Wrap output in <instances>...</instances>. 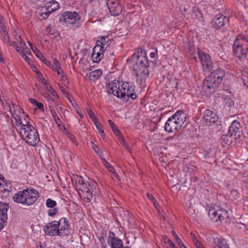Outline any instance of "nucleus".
Segmentation results:
<instances>
[{"label":"nucleus","mask_w":248,"mask_h":248,"mask_svg":"<svg viewBox=\"0 0 248 248\" xmlns=\"http://www.w3.org/2000/svg\"><path fill=\"white\" fill-rule=\"evenodd\" d=\"M228 21V19L223 15H217L212 20V24L214 28L216 29H221L223 27L225 23Z\"/></svg>","instance_id":"obj_17"},{"label":"nucleus","mask_w":248,"mask_h":248,"mask_svg":"<svg viewBox=\"0 0 248 248\" xmlns=\"http://www.w3.org/2000/svg\"><path fill=\"white\" fill-rule=\"evenodd\" d=\"M192 239L194 245H197V243L199 242L196 236H193V238H192Z\"/></svg>","instance_id":"obj_60"},{"label":"nucleus","mask_w":248,"mask_h":248,"mask_svg":"<svg viewBox=\"0 0 248 248\" xmlns=\"http://www.w3.org/2000/svg\"><path fill=\"white\" fill-rule=\"evenodd\" d=\"M231 135L233 136L234 140H236L240 136L241 127L239 122L234 121L229 127V132Z\"/></svg>","instance_id":"obj_16"},{"label":"nucleus","mask_w":248,"mask_h":248,"mask_svg":"<svg viewBox=\"0 0 248 248\" xmlns=\"http://www.w3.org/2000/svg\"><path fill=\"white\" fill-rule=\"evenodd\" d=\"M108 242L111 248H129L128 247H124L123 241L115 237L114 233L112 232L108 233Z\"/></svg>","instance_id":"obj_13"},{"label":"nucleus","mask_w":248,"mask_h":248,"mask_svg":"<svg viewBox=\"0 0 248 248\" xmlns=\"http://www.w3.org/2000/svg\"><path fill=\"white\" fill-rule=\"evenodd\" d=\"M16 109V113H20L21 108L17 106L15 103H14L13 105L12 106V112H14V110Z\"/></svg>","instance_id":"obj_42"},{"label":"nucleus","mask_w":248,"mask_h":248,"mask_svg":"<svg viewBox=\"0 0 248 248\" xmlns=\"http://www.w3.org/2000/svg\"><path fill=\"white\" fill-rule=\"evenodd\" d=\"M61 78L63 81H65L67 80L66 76L64 74L61 75Z\"/></svg>","instance_id":"obj_63"},{"label":"nucleus","mask_w":248,"mask_h":248,"mask_svg":"<svg viewBox=\"0 0 248 248\" xmlns=\"http://www.w3.org/2000/svg\"><path fill=\"white\" fill-rule=\"evenodd\" d=\"M135 87L134 85H131L129 83L126 82L122 85V89L120 92V98H124L125 96L132 100L137 98V95L135 92Z\"/></svg>","instance_id":"obj_9"},{"label":"nucleus","mask_w":248,"mask_h":248,"mask_svg":"<svg viewBox=\"0 0 248 248\" xmlns=\"http://www.w3.org/2000/svg\"><path fill=\"white\" fill-rule=\"evenodd\" d=\"M224 102L225 104V105L227 106L228 107H229L231 106L232 103V100L231 99V98L229 97H226L224 98Z\"/></svg>","instance_id":"obj_41"},{"label":"nucleus","mask_w":248,"mask_h":248,"mask_svg":"<svg viewBox=\"0 0 248 248\" xmlns=\"http://www.w3.org/2000/svg\"><path fill=\"white\" fill-rule=\"evenodd\" d=\"M104 51V46L100 45H96L93 50L92 58L94 62H99L103 57V52Z\"/></svg>","instance_id":"obj_20"},{"label":"nucleus","mask_w":248,"mask_h":248,"mask_svg":"<svg viewBox=\"0 0 248 248\" xmlns=\"http://www.w3.org/2000/svg\"><path fill=\"white\" fill-rule=\"evenodd\" d=\"M35 54L36 56V57H38L42 61H43V59L45 58V57L39 50H36V52L35 53Z\"/></svg>","instance_id":"obj_43"},{"label":"nucleus","mask_w":248,"mask_h":248,"mask_svg":"<svg viewBox=\"0 0 248 248\" xmlns=\"http://www.w3.org/2000/svg\"><path fill=\"white\" fill-rule=\"evenodd\" d=\"M119 86L118 81L114 80L111 83H108V85H107V92L109 94H113L114 96L120 98L119 94L121 90L119 89Z\"/></svg>","instance_id":"obj_18"},{"label":"nucleus","mask_w":248,"mask_h":248,"mask_svg":"<svg viewBox=\"0 0 248 248\" xmlns=\"http://www.w3.org/2000/svg\"><path fill=\"white\" fill-rule=\"evenodd\" d=\"M172 118H174L177 124H182L184 123L186 121V114L183 110H179L174 114L171 116Z\"/></svg>","instance_id":"obj_21"},{"label":"nucleus","mask_w":248,"mask_h":248,"mask_svg":"<svg viewBox=\"0 0 248 248\" xmlns=\"http://www.w3.org/2000/svg\"><path fill=\"white\" fill-rule=\"evenodd\" d=\"M29 102L30 103H31L32 104L34 105V106H36L37 103V101L34 99V98H29L28 99Z\"/></svg>","instance_id":"obj_58"},{"label":"nucleus","mask_w":248,"mask_h":248,"mask_svg":"<svg viewBox=\"0 0 248 248\" xmlns=\"http://www.w3.org/2000/svg\"><path fill=\"white\" fill-rule=\"evenodd\" d=\"M13 104H14V103L10 99H7V100H6L5 101V104L8 107L9 110L10 112V113H12V106L13 105Z\"/></svg>","instance_id":"obj_37"},{"label":"nucleus","mask_w":248,"mask_h":248,"mask_svg":"<svg viewBox=\"0 0 248 248\" xmlns=\"http://www.w3.org/2000/svg\"><path fill=\"white\" fill-rule=\"evenodd\" d=\"M181 127V125L177 124L172 116L168 119L164 126L165 131L169 133L178 130Z\"/></svg>","instance_id":"obj_19"},{"label":"nucleus","mask_w":248,"mask_h":248,"mask_svg":"<svg viewBox=\"0 0 248 248\" xmlns=\"http://www.w3.org/2000/svg\"><path fill=\"white\" fill-rule=\"evenodd\" d=\"M195 245L196 248H203L202 245L201 244L200 242L197 243V244Z\"/></svg>","instance_id":"obj_64"},{"label":"nucleus","mask_w":248,"mask_h":248,"mask_svg":"<svg viewBox=\"0 0 248 248\" xmlns=\"http://www.w3.org/2000/svg\"><path fill=\"white\" fill-rule=\"evenodd\" d=\"M13 118L15 119L16 121V124L17 126H18L19 125H21V126L23 125V124H25V120H24L25 122L23 123V122L21 120V117L20 116L18 115V114L16 113V110L14 109V112L11 113ZM26 119L25 118L24 119Z\"/></svg>","instance_id":"obj_24"},{"label":"nucleus","mask_w":248,"mask_h":248,"mask_svg":"<svg viewBox=\"0 0 248 248\" xmlns=\"http://www.w3.org/2000/svg\"><path fill=\"white\" fill-rule=\"evenodd\" d=\"M2 35L5 41H6V40L7 41V42L10 41L9 37L8 35V32L6 31H4V33H2Z\"/></svg>","instance_id":"obj_47"},{"label":"nucleus","mask_w":248,"mask_h":248,"mask_svg":"<svg viewBox=\"0 0 248 248\" xmlns=\"http://www.w3.org/2000/svg\"><path fill=\"white\" fill-rule=\"evenodd\" d=\"M49 108H50V112L52 116V118L54 121L55 122L56 124H58V126L60 125V123H61L60 119L58 117L57 114L55 111V110L51 108V106H49Z\"/></svg>","instance_id":"obj_29"},{"label":"nucleus","mask_w":248,"mask_h":248,"mask_svg":"<svg viewBox=\"0 0 248 248\" xmlns=\"http://www.w3.org/2000/svg\"><path fill=\"white\" fill-rule=\"evenodd\" d=\"M35 69H36L35 68ZM34 71L35 72V73L37 75L38 78H39V79L41 80V82H42V80L43 79H45L44 78H43V75L41 73V72H40L38 70H37V69L36 70H34Z\"/></svg>","instance_id":"obj_45"},{"label":"nucleus","mask_w":248,"mask_h":248,"mask_svg":"<svg viewBox=\"0 0 248 248\" xmlns=\"http://www.w3.org/2000/svg\"><path fill=\"white\" fill-rule=\"evenodd\" d=\"M121 144L123 145V146L130 153H132V150L130 149V147L125 143V141L124 140L122 139V141L121 142Z\"/></svg>","instance_id":"obj_40"},{"label":"nucleus","mask_w":248,"mask_h":248,"mask_svg":"<svg viewBox=\"0 0 248 248\" xmlns=\"http://www.w3.org/2000/svg\"><path fill=\"white\" fill-rule=\"evenodd\" d=\"M193 14L192 16L194 18H196L199 19V21H201V19H202V13L199 10V9L198 8H194L193 9Z\"/></svg>","instance_id":"obj_28"},{"label":"nucleus","mask_w":248,"mask_h":248,"mask_svg":"<svg viewBox=\"0 0 248 248\" xmlns=\"http://www.w3.org/2000/svg\"><path fill=\"white\" fill-rule=\"evenodd\" d=\"M218 119L216 113L212 110L206 109L203 114L202 120L207 125H210L211 123H215Z\"/></svg>","instance_id":"obj_15"},{"label":"nucleus","mask_w":248,"mask_h":248,"mask_svg":"<svg viewBox=\"0 0 248 248\" xmlns=\"http://www.w3.org/2000/svg\"><path fill=\"white\" fill-rule=\"evenodd\" d=\"M75 186L76 189L78 191H81L88 200H90L93 195V191L90 184L85 182L83 178L76 176L74 177Z\"/></svg>","instance_id":"obj_7"},{"label":"nucleus","mask_w":248,"mask_h":248,"mask_svg":"<svg viewBox=\"0 0 248 248\" xmlns=\"http://www.w3.org/2000/svg\"><path fill=\"white\" fill-rule=\"evenodd\" d=\"M39 196V193L36 189L27 188L16 193L13 199L15 202L29 206L33 204Z\"/></svg>","instance_id":"obj_3"},{"label":"nucleus","mask_w":248,"mask_h":248,"mask_svg":"<svg viewBox=\"0 0 248 248\" xmlns=\"http://www.w3.org/2000/svg\"><path fill=\"white\" fill-rule=\"evenodd\" d=\"M108 123L113 132L118 129L117 126L111 120H108Z\"/></svg>","instance_id":"obj_38"},{"label":"nucleus","mask_w":248,"mask_h":248,"mask_svg":"<svg viewBox=\"0 0 248 248\" xmlns=\"http://www.w3.org/2000/svg\"><path fill=\"white\" fill-rule=\"evenodd\" d=\"M173 236L175 238L176 241L177 243V244L179 245V246L181 248L182 247H184V244L182 242L180 238L178 237V236L175 233V232H173Z\"/></svg>","instance_id":"obj_35"},{"label":"nucleus","mask_w":248,"mask_h":248,"mask_svg":"<svg viewBox=\"0 0 248 248\" xmlns=\"http://www.w3.org/2000/svg\"><path fill=\"white\" fill-rule=\"evenodd\" d=\"M16 49L20 54V55L24 52V49H22V46H16Z\"/></svg>","instance_id":"obj_50"},{"label":"nucleus","mask_w":248,"mask_h":248,"mask_svg":"<svg viewBox=\"0 0 248 248\" xmlns=\"http://www.w3.org/2000/svg\"><path fill=\"white\" fill-rule=\"evenodd\" d=\"M29 44L31 49L34 53L36 52V50H38L35 46H34L30 42H29Z\"/></svg>","instance_id":"obj_53"},{"label":"nucleus","mask_w":248,"mask_h":248,"mask_svg":"<svg viewBox=\"0 0 248 248\" xmlns=\"http://www.w3.org/2000/svg\"><path fill=\"white\" fill-rule=\"evenodd\" d=\"M168 244L169 245V247H172V248H174L176 245L170 239H168Z\"/></svg>","instance_id":"obj_56"},{"label":"nucleus","mask_w":248,"mask_h":248,"mask_svg":"<svg viewBox=\"0 0 248 248\" xmlns=\"http://www.w3.org/2000/svg\"><path fill=\"white\" fill-rule=\"evenodd\" d=\"M56 205V202L51 199H48L46 200V205L48 208H53L55 207Z\"/></svg>","instance_id":"obj_31"},{"label":"nucleus","mask_w":248,"mask_h":248,"mask_svg":"<svg viewBox=\"0 0 248 248\" xmlns=\"http://www.w3.org/2000/svg\"><path fill=\"white\" fill-rule=\"evenodd\" d=\"M42 62L45 64H46L47 66H50V64H51L50 62L48 60H47L46 58H45L44 59H43Z\"/></svg>","instance_id":"obj_59"},{"label":"nucleus","mask_w":248,"mask_h":248,"mask_svg":"<svg viewBox=\"0 0 248 248\" xmlns=\"http://www.w3.org/2000/svg\"><path fill=\"white\" fill-rule=\"evenodd\" d=\"M209 157H210V152L205 151H204V158H207Z\"/></svg>","instance_id":"obj_61"},{"label":"nucleus","mask_w":248,"mask_h":248,"mask_svg":"<svg viewBox=\"0 0 248 248\" xmlns=\"http://www.w3.org/2000/svg\"><path fill=\"white\" fill-rule=\"evenodd\" d=\"M46 11L45 12H42L40 14V16L42 17V18L44 19H46L48 16L50 14L51 12H53L52 9H50V8H46Z\"/></svg>","instance_id":"obj_33"},{"label":"nucleus","mask_w":248,"mask_h":248,"mask_svg":"<svg viewBox=\"0 0 248 248\" xmlns=\"http://www.w3.org/2000/svg\"><path fill=\"white\" fill-rule=\"evenodd\" d=\"M188 3V1L184 0L180 5V11L184 15L189 10L190 6Z\"/></svg>","instance_id":"obj_26"},{"label":"nucleus","mask_w":248,"mask_h":248,"mask_svg":"<svg viewBox=\"0 0 248 248\" xmlns=\"http://www.w3.org/2000/svg\"><path fill=\"white\" fill-rule=\"evenodd\" d=\"M80 16L76 12L66 11L63 12L59 18L60 22H64L67 24H74L79 20Z\"/></svg>","instance_id":"obj_10"},{"label":"nucleus","mask_w":248,"mask_h":248,"mask_svg":"<svg viewBox=\"0 0 248 248\" xmlns=\"http://www.w3.org/2000/svg\"><path fill=\"white\" fill-rule=\"evenodd\" d=\"M58 211V209L57 208L54 207L48 211V215L50 217H53L57 213Z\"/></svg>","instance_id":"obj_36"},{"label":"nucleus","mask_w":248,"mask_h":248,"mask_svg":"<svg viewBox=\"0 0 248 248\" xmlns=\"http://www.w3.org/2000/svg\"><path fill=\"white\" fill-rule=\"evenodd\" d=\"M208 215L211 219L214 222L221 221L228 217V212L226 210L217 207H211L208 212Z\"/></svg>","instance_id":"obj_8"},{"label":"nucleus","mask_w":248,"mask_h":248,"mask_svg":"<svg viewBox=\"0 0 248 248\" xmlns=\"http://www.w3.org/2000/svg\"><path fill=\"white\" fill-rule=\"evenodd\" d=\"M25 120L20 129V134L22 139L28 144L35 146L39 141L37 130L31 124L29 120Z\"/></svg>","instance_id":"obj_4"},{"label":"nucleus","mask_w":248,"mask_h":248,"mask_svg":"<svg viewBox=\"0 0 248 248\" xmlns=\"http://www.w3.org/2000/svg\"><path fill=\"white\" fill-rule=\"evenodd\" d=\"M94 124L95 125L96 128L98 130V131L100 134H101L102 137H105L104 130L102 129L103 126L101 125L100 123L98 121V119L93 121Z\"/></svg>","instance_id":"obj_30"},{"label":"nucleus","mask_w":248,"mask_h":248,"mask_svg":"<svg viewBox=\"0 0 248 248\" xmlns=\"http://www.w3.org/2000/svg\"><path fill=\"white\" fill-rule=\"evenodd\" d=\"M54 65L55 66V69H57V67H59L60 66V62L57 60V59L55 58L53 60Z\"/></svg>","instance_id":"obj_49"},{"label":"nucleus","mask_w":248,"mask_h":248,"mask_svg":"<svg viewBox=\"0 0 248 248\" xmlns=\"http://www.w3.org/2000/svg\"><path fill=\"white\" fill-rule=\"evenodd\" d=\"M131 60L135 62L133 68L134 71L136 72V76H140V72H141V76H143L144 78H148L149 73L148 68L150 66V63H152L153 64L154 63L152 62H149L146 56V51L139 48L137 52L133 54Z\"/></svg>","instance_id":"obj_1"},{"label":"nucleus","mask_w":248,"mask_h":248,"mask_svg":"<svg viewBox=\"0 0 248 248\" xmlns=\"http://www.w3.org/2000/svg\"><path fill=\"white\" fill-rule=\"evenodd\" d=\"M106 167L108 169V171L111 172H114L115 171V170L113 168V167L109 164L108 163Z\"/></svg>","instance_id":"obj_48"},{"label":"nucleus","mask_w":248,"mask_h":248,"mask_svg":"<svg viewBox=\"0 0 248 248\" xmlns=\"http://www.w3.org/2000/svg\"><path fill=\"white\" fill-rule=\"evenodd\" d=\"M67 220L62 218L59 221H53L47 224L44 228L46 234L51 236H62L65 230L68 229Z\"/></svg>","instance_id":"obj_5"},{"label":"nucleus","mask_w":248,"mask_h":248,"mask_svg":"<svg viewBox=\"0 0 248 248\" xmlns=\"http://www.w3.org/2000/svg\"><path fill=\"white\" fill-rule=\"evenodd\" d=\"M107 5L111 15L117 16L122 13V6L118 0H108Z\"/></svg>","instance_id":"obj_12"},{"label":"nucleus","mask_w":248,"mask_h":248,"mask_svg":"<svg viewBox=\"0 0 248 248\" xmlns=\"http://www.w3.org/2000/svg\"><path fill=\"white\" fill-rule=\"evenodd\" d=\"M36 106L38 107L39 109H41L42 111H44V106L42 103L37 102Z\"/></svg>","instance_id":"obj_51"},{"label":"nucleus","mask_w":248,"mask_h":248,"mask_svg":"<svg viewBox=\"0 0 248 248\" xmlns=\"http://www.w3.org/2000/svg\"><path fill=\"white\" fill-rule=\"evenodd\" d=\"M114 133H115V135L120 137V138H123V136L121 133V132L119 131V130L118 129H117V130H116Z\"/></svg>","instance_id":"obj_55"},{"label":"nucleus","mask_w":248,"mask_h":248,"mask_svg":"<svg viewBox=\"0 0 248 248\" xmlns=\"http://www.w3.org/2000/svg\"><path fill=\"white\" fill-rule=\"evenodd\" d=\"M213 244L214 248H229L226 240L222 238H215Z\"/></svg>","instance_id":"obj_22"},{"label":"nucleus","mask_w":248,"mask_h":248,"mask_svg":"<svg viewBox=\"0 0 248 248\" xmlns=\"http://www.w3.org/2000/svg\"><path fill=\"white\" fill-rule=\"evenodd\" d=\"M50 3L51 5L48 6L47 8H50V9H52L53 12L57 10L59 7V4L56 1L52 0Z\"/></svg>","instance_id":"obj_32"},{"label":"nucleus","mask_w":248,"mask_h":248,"mask_svg":"<svg viewBox=\"0 0 248 248\" xmlns=\"http://www.w3.org/2000/svg\"><path fill=\"white\" fill-rule=\"evenodd\" d=\"M22 57L27 62H29V61L30 60V58H29L27 55L25 53V52L22 53L21 54Z\"/></svg>","instance_id":"obj_52"},{"label":"nucleus","mask_w":248,"mask_h":248,"mask_svg":"<svg viewBox=\"0 0 248 248\" xmlns=\"http://www.w3.org/2000/svg\"><path fill=\"white\" fill-rule=\"evenodd\" d=\"M56 70H57V73L58 75H62L64 74L63 70L61 66L57 67V69H56Z\"/></svg>","instance_id":"obj_57"},{"label":"nucleus","mask_w":248,"mask_h":248,"mask_svg":"<svg viewBox=\"0 0 248 248\" xmlns=\"http://www.w3.org/2000/svg\"><path fill=\"white\" fill-rule=\"evenodd\" d=\"M225 72L221 69H217L212 72L204 79L202 89L205 92L213 93L222 82Z\"/></svg>","instance_id":"obj_2"},{"label":"nucleus","mask_w":248,"mask_h":248,"mask_svg":"<svg viewBox=\"0 0 248 248\" xmlns=\"http://www.w3.org/2000/svg\"><path fill=\"white\" fill-rule=\"evenodd\" d=\"M233 139V136L231 135L229 132L228 134H224L222 135L221 140L224 142V143L227 145L231 144L232 142V140Z\"/></svg>","instance_id":"obj_25"},{"label":"nucleus","mask_w":248,"mask_h":248,"mask_svg":"<svg viewBox=\"0 0 248 248\" xmlns=\"http://www.w3.org/2000/svg\"><path fill=\"white\" fill-rule=\"evenodd\" d=\"M101 159L102 160V161L103 163V164L105 166V167L109 163L107 161V160L102 157H100Z\"/></svg>","instance_id":"obj_62"},{"label":"nucleus","mask_w":248,"mask_h":248,"mask_svg":"<svg viewBox=\"0 0 248 248\" xmlns=\"http://www.w3.org/2000/svg\"><path fill=\"white\" fill-rule=\"evenodd\" d=\"M147 197L152 201V202H155V200H156L154 197L149 193H147Z\"/></svg>","instance_id":"obj_54"},{"label":"nucleus","mask_w":248,"mask_h":248,"mask_svg":"<svg viewBox=\"0 0 248 248\" xmlns=\"http://www.w3.org/2000/svg\"><path fill=\"white\" fill-rule=\"evenodd\" d=\"M102 74V72L101 70H95L91 72L89 74V77L92 79H96L99 78L101 76Z\"/></svg>","instance_id":"obj_27"},{"label":"nucleus","mask_w":248,"mask_h":248,"mask_svg":"<svg viewBox=\"0 0 248 248\" xmlns=\"http://www.w3.org/2000/svg\"><path fill=\"white\" fill-rule=\"evenodd\" d=\"M87 111L88 113V115H89L90 118L92 119L93 121H94L95 120L98 119L96 117V116L94 115V112L90 108H87Z\"/></svg>","instance_id":"obj_34"},{"label":"nucleus","mask_w":248,"mask_h":248,"mask_svg":"<svg viewBox=\"0 0 248 248\" xmlns=\"http://www.w3.org/2000/svg\"><path fill=\"white\" fill-rule=\"evenodd\" d=\"M233 54L240 59L248 53V37L244 35L237 36L233 45Z\"/></svg>","instance_id":"obj_6"},{"label":"nucleus","mask_w":248,"mask_h":248,"mask_svg":"<svg viewBox=\"0 0 248 248\" xmlns=\"http://www.w3.org/2000/svg\"><path fill=\"white\" fill-rule=\"evenodd\" d=\"M242 80L244 85L248 88V77L243 75Z\"/></svg>","instance_id":"obj_44"},{"label":"nucleus","mask_w":248,"mask_h":248,"mask_svg":"<svg viewBox=\"0 0 248 248\" xmlns=\"http://www.w3.org/2000/svg\"><path fill=\"white\" fill-rule=\"evenodd\" d=\"M42 83L45 86V89L49 92L53 96H56L59 98L56 92L53 89V88L47 83L46 79H43Z\"/></svg>","instance_id":"obj_23"},{"label":"nucleus","mask_w":248,"mask_h":248,"mask_svg":"<svg viewBox=\"0 0 248 248\" xmlns=\"http://www.w3.org/2000/svg\"><path fill=\"white\" fill-rule=\"evenodd\" d=\"M100 43L101 44L100 46H103L104 48H105V50L107 49V45L105 44L106 43V38L105 37H103L101 39Z\"/></svg>","instance_id":"obj_46"},{"label":"nucleus","mask_w":248,"mask_h":248,"mask_svg":"<svg viewBox=\"0 0 248 248\" xmlns=\"http://www.w3.org/2000/svg\"><path fill=\"white\" fill-rule=\"evenodd\" d=\"M9 208V205L6 203L0 202V231L6 223L7 219V212Z\"/></svg>","instance_id":"obj_14"},{"label":"nucleus","mask_w":248,"mask_h":248,"mask_svg":"<svg viewBox=\"0 0 248 248\" xmlns=\"http://www.w3.org/2000/svg\"><path fill=\"white\" fill-rule=\"evenodd\" d=\"M198 53L199 58L202 63L203 69L208 71L212 70L213 68V64L210 55L199 48L198 49Z\"/></svg>","instance_id":"obj_11"},{"label":"nucleus","mask_w":248,"mask_h":248,"mask_svg":"<svg viewBox=\"0 0 248 248\" xmlns=\"http://www.w3.org/2000/svg\"><path fill=\"white\" fill-rule=\"evenodd\" d=\"M91 144L93 149L94 151L96 154L99 155V149L98 147L93 141H91Z\"/></svg>","instance_id":"obj_39"}]
</instances>
